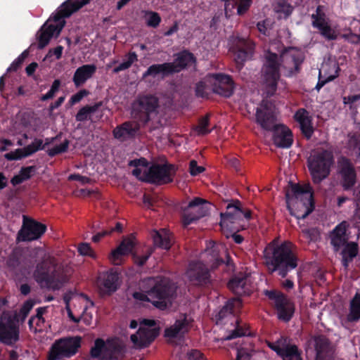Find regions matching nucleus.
Returning <instances> with one entry per match:
<instances>
[{"label": "nucleus", "mask_w": 360, "mask_h": 360, "mask_svg": "<svg viewBox=\"0 0 360 360\" xmlns=\"http://www.w3.org/2000/svg\"><path fill=\"white\" fill-rule=\"evenodd\" d=\"M29 56V51L25 50L16 59H15L11 65L7 68V72H16L21 68L25 60Z\"/></svg>", "instance_id": "09e8293b"}, {"label": "nucleus", "mask_w": 360, "mask_h": 360, "mask_svg": "<svg viewBox=\"0 0 360 360\" xmlns=\"http://www.w3.org/2000/svg\"><path fill=\"white\" fill-rule=\"evenodd\" d=\"M218 252V249L216 247L207 250L205 252V255L207 257L205 264L201 262H196L189 264L186 276L190 282L194 285H202L208 282L210 274L207 267L210 266L212 269H214L223 263V260L220 258Z\"/></svg>", "instance_id": "20e7f679"}, {"label": "nucleus", "mask_w": 360, "mask_h": 360, "mask_svg": "<svg viewBox=\"0 0 360 360\" xmlns=\"http://www.w3.org/2000/svg\"><path fill=\"white\" fill-rule=\"evenodd\" d=\"M189 169L191 174L193 176L198 175L205 170L203 167L198 166L197 162L193 160L190 162Z\"/></svg>", "instance_id": "338daca9"}, {"label": "nucleus", "mask_w": 360, "mask_h": 360, "mask_svg": "<svg viewBox=\"0 0 360 360\" xmlns=\"http://www.w3.org/2000/svg\"><path fill=\"white\" fill-rule=\"evenodd\" d=\"M189 360H207L202 353L200 351L193 349L188 353Z\"/></svg>", "instance_id": "774afa93"}, {"label": "nucleus", "mask_w": 360, "mask_h": 360, "mask_svg": "<svg viewBox=\"0 0 360 360\" xmlns=\"http://www.w3.org/2000/svg\"><path fill=\"white\" fill-rule=\"evenodd\" d=\"M256 353L257 350L252 342H245L244 346L238 349L236 358L238 360H250Z\"/></svg>", "instance_id": "a19ab883"}, {"label": "nucleus", "mask_w": 360, "mask_h": 360, "mask_svg": "<svg viewBox=\"0 0 360 360\" xmlns=\"http://www.w3.org/2000/svg\"><path fill=\"white\" fill-rule=\"evenodd\" d=\"M90 356L97 360H119L123 356V347L117 340L105 342L97 338L91 348Z\"/></svg>", "instance_id": "1a4fd4ad"}, {"label": "nucleus", "mask_w": 360, "mask_h": 360, "mask_svg": "<svg viewBox=\"0 0 360 360\" xmlns=\"http://www.w3.org/2000/svg\"><path fill=\"white\" fill-rule=\"evenodd\" d=\"M334 165V155L331 150L317 148L307 160V167L314 184H319L327 178Z\"/></svg>", "instance_id": "423d86ee"}, {"label": "nucleus", "mask_w": 360, "mask_h": 360, "mask_svg": "<svg viewBox=\"0 0 360 360\" xmlns=\"http://www.w3.org/2000/svg\"><path fill=\"white\" fill-rule=\"evenodd\" d=\"M96 71V66L94 64L84 65L78 68L73 76V82L76 87H79L91 78Z\"/></svg>", "instance_id": "72a5a7b5"}, {"label": "nucleus", "mask_w": 360, "mask_h": 360, "mask_svg": "<svg viewBox=\"0 0 360 360\" xmlns=\"http://www.w3.org/2000/svg\"><path fill=\"white\" fill-rule=\"evenodd\" d=\"M18 75L6 71L0 77V90H22V86L18 85Z\"/></svg>", "instance_id": "4c0bfd02"}, {"label": "nucleus", "mask_w": 360, "mask_h": 360, "mask_svg": "<svg viewBox=\"0 0 360 360\" xmlns=\"http://www.w3.org/2000/svg\"><path fill=\"white\" fill-rule=\"evenodd\" d=\"M32 166L22 167L18 175L14 176L11 182L13 186L20 184L31 177V173L34 171Z\"/></svg>", "instance_id": "37998d69"}, {"label": "nucleus", "mask_w": 360, "mask_h": 360, "mask_svg": "<svg viewBox=\"0 0 360 360\" xmlns=\"http://www.w3.org/2000/svg\"><path fill=\"white\" fill-rule=\"evenodd\" d=\"M295 118L299 123L300 129L304 136L308 139H310L313 134L314 129L308 112L304 109H300L295 113Z\"/></svg>", "instance_id": "473e14b6"}, {"label": "nucleus", "mask_w": 360, "mask_h": 360, "mask_svg": "<svg viewBox=\"0 0 360 360\" xmlns=\"http://www.w3.org/2000/svg\"><path fill=\"white\" fill-rule=\"evenodd\" d=\"M264 263L269 271H278L285 278L288 271L297 266L296 248L289 241L278 245L275 240L270 243L264 251Z\"/></svg>", "instance_id": "f257e3e1"}, {"label": "nucleus", "mask_w": 360, "mask_h": 360, "mask_svg": "<svg viewBox=\"0 0 360 360\" xmlns=\"http://www.w3.org/2000/svg\"><path fill=\"white\" fill-rule=\"evenodd\" d=\"M71 15V11L68 12L64 6H61V8L53 16L52 20L56 25H60L65 22L64 18Z\"/></svg>", "instance_id": "5fc2aeb1"}, {"label": "nucleus", "mask_w": 360, "mask_h": 360, "mask_svg": "<svg viewBox=\"0 0 360 360\" xmlns=\"http://www.w3.org/2000/svg\"><path fill=\"white\" fill-rule=\"evenodd\" d=\"M119 275L116 271H110L101 274L98 278L97 285L103 293L115 292L118 287Z\"/></svg>", "instance_id": "cd10ccee"}, {"label": "nucleus", "mask_w": 360, "mask_h": 360, "mask_svg": "<svg viewBox=\"0 0 360 360\" xmlns=\"http://www.w3.org/2000/svg\"><path fill=\"white\" fill-rule=\"evenodd\" d=\"M46 225L26 216H23V224L18 233V240L30 241L39 238L46 231Z\"/></svg>", "instance_id": "a211bd4d"}, {"label": "nucleus", "mask_w": 360, "mask_h": 360, "mask_svg": "<svg viewBox=\"0 0 360 360\" xmlns=\"http://www.w3.org/2000/svg\"><path fill=\"white\" fill-rule=\"evenodd\" d=\"M209 124L210 115L207 114L199 120L198 125L195 127V131L198 135L207 134L210 132L208 129Z\"/></svg>", "instance_id": "de8ad7c7"}, {"label": "nucleus", "mask_w": 360, "mask_h": 360, "mask_svg": "<svg viewBox=\"0 0 360 360\" xmlns=\"http://www.w3.org/2000/svg\"><path fill=\"white\" fill-rule=\"evenodd\" d=\"M160 328L154 320L143 319L136 334L131 335L134 347L143 348L148 347L158 336Z\"/></svg>", "instance_id": "2eb2a0df"}, {"label": "nucleus", "mask_w": 360, "mask_h": 360, "mask_svg": "<svg viewBox=\"0 0 360 360\" xmlns=\"http://www.w3.org/2000/svg\"><path fill=\"white\" fill-rule=\"evenodd\" d=\"M264 295L271 300L276 311L278 318L289 321L295 312V304L286 295L278 290H266Z\"/></svg>", "instance_id": "4468645a"}, {"label": "nucleus", "mask_w": 360, "mask_h": 360, "mask_svg": "<svg viewBox=\"0 0 360 360\" xmlns=\"http://www.w3.org/2000/svg\"><path fill=\"white\" fill-rule=\"evenodd\" d=\"M33 305L34 303L32 302V301L28 300L23 304L19 313H17L16 311L14 313L18 315V319H19V321L23 322L25 321L28 314L30 313V310L32 309Z\"/></svg>", "instance_id": "864d4df0"}, {"label": "nucleus", "mask_w": 360, "mask_h": 360, "mask_svg": "<svg viewBox=\"0 0 360 360\" xmlns=\"http://www.w3.org/2000/svg\"><path fill=\"white\" fill-rule=\"evenodd\" d=\"M135 244V239L132 236L124 238L119 247L111 252L110 256L111 262L115 265L120 264L122 257L131 253Z\"/></svg>", "instance_id": "c85d7f7f"}, {"label": "nucleus", "mask_w": 360, "mask_h": 360, "mask_svg": "<svg viewBox=\"0 0 360 360\" xmlns=\"http://www.w3.org/2000/svg\"><path fill=\"white\" fill-rule=\"evenodd\" d=\"M150 183L165 184L173 181L175 169L172 165L154 164L149 167Z\"/></svg>", "instance_id": "412c9836"}, {"label": "nucleus", "mask_w": 360, "mask_h": 360, "mask_svg": "<svg viewBox=\"0 0 360 360\" xmlns=\"http://www.w3.org/2000/svg\"><path fill=\"white\" fill-rule=\"evenodd\" d=\"M314 346L316 350V358H333V347L329 340L324 335H318L313 338Z\"/></svg>", "instance_id": "7c9ffc66"}, {"label": "nucleus", "mask_w": 360, "mask_h": 360, "mask_svg": "<svg viewBox=\"0 0 360 360\" xmlns=\"http://www.w3.org/2000/svg\"><path fill=\"white\" fill-rule=\"evenodd\" d=\"M50 142L46 140V142L44 144L43 140L35 139L30 144L22 148L16 149L14 151H11L5 154V158L8 160H19L27 156H30L39 150H42L45 146Z\"/></svg>", "instance_id": "a878e982"}, {"label": "nucleus", "mask_w": 360, "mask_h": 360, "mask_svg": "<svg viewBox=\"0 0 360 360\" xmlns=\"http://www.w3.org/2000/svg\"><path fill=\"white\" fill-rule=\"evenodd\" d=\"M347 228V222L343 221L337 226L331 233V244L334 246L335 251H338L347 240L346 236Z\"/></svg>", "instance_id": "c9c22d12"}, {"label": "nucleus", "mask_w": 360, "mask_h": 360, "mask_svg": "<svg viewBox=\"0 0 360 360\" xmlns=\"http://www.w3.org/2000/svg\"><path fill=\"white\" fill-rule=\"evenodd\" d=\"M315 27L319 29L321 34L327 40H335L337 39V34L331 27L327 25H315Z\"/></svg>", "instance_id": "49530a36"}, {"label": "nucleus", "mask_w": 360, "mask_h": 360, "mask_svg": "<svg viewBox=\"0 0 360 360\" xmlns=\"http://www.w3.org/2000/svg\"><path fill=\"white\" fill-rule=\"evenodd\" d=\"M349 148L356 150L358 155L360 156V134H355L349 141Z\"/></svg>", "instance_id": "e2e57ef3"}, {"label": "nucleus", "mask_w": 360, "mask_h": 360, "mask_svg": "<svg viewBox=\"0 0 360 360\" xmlns=\"http://www.w3.org/2000/svg\"><path fill=\"white\" fill-rule=\"evenodd\" d=\"M82 338L79 336L61 338L52 345L49 353V360H57L60 357L75 355L81 347Z\"/></svg>", "instance_id": "dca6fc26"}, {"label": "nucleus", "mask_w": 360, "mask_h": 360, "mask_svg": "<svg viewBox=\"0 0 360 360\" xmlns=\"http://www.w3.org/2000/svg\"><path fill=\"white\" fill-rule=\"evenodd\" d=\"M280 58L283 75L288 77L297 76L302 70L304 61V53L294 47H284L281 51Z\"/></svg>", "instance_id": "9d476101"}, {"label": "nucleus", "mask_w": 360, "mask_h": 360, "mask_svg": "<svg viewBox=\"0 0 360 360\" xmlns=\"http://www.w3.org/2000/svg\"><path fill=\"white\" fill-rule=\"evenodd\" d=\"M338 167L344 188H352L356 183V174L351 161L345 157H340L338 160Z\"/></svg>", "instance_id": "4be33fe9"}, {"label": "nucleus", "mask_w": 360, "mask_h": 360, "mask_svg": "<svg viewBox=\"0 0 360 360\" xmlns=\"http://www.w3.org/2000/svg\"><path fill=\"white\" fill-rule=\"evenodd\" d=\"M240 205V202L236 200L233 204L228 205L226 212L221 214L220 226L223 231H238L239 230L238 224H240L243 217L247 219L251 218V211L249 210H243Z\"/></svg>", "instance_id": "9b49d317"}, {"label": "nucleus", "mask_w": 360, "mask_h": 360, "mask_svg": "<svg viewBox=\"0 0 360 360\" xmlns=\"http://www.w3.org/2000/svg\"><path fill=\"white\" fill-rule=\"evenodd\" d=\"M154 244L165 250H169L172 245V236L166 229L153 231L151 233Z\"/></svg>", "instance_id": "e433bc0d"}, {"label": "nucleus", "mask_w": 360, "mask_h": 360, "mask_svg": "<svg viewBox=\"0 0 360 360\" xmlns=\"http://www.w3.org/2000/svg\"><path fill=\"white\" fill-rule=\"evenodd\" d=\"M225 3V9L229 4L231 0H221ZM233 2V7L237 8V14L238 15H243L250 9L253 0H232Z\"/></svg>", "instance_id": "ea45409f"}, {"label": "nucleus", "mask_w": 360, "mask_h": 360, "mask_svg": "<svg viewBox=\"0 0 360 360\" xmlns=\"http://www.w3.org/2000/svg\"><path fill=\"white\" fill-rule=\"evenodd\" d=\"M141 124L136 120L125 122L114 129L113 136L122 141L133 139L139 134Z\"/></svg>", "instance_id": "393cba45"}, {"label": "nucleus", "mask_w": 360, "mask_h": 360, "mask_svg": "<svg viewBox=\"0 0 360 360\" xmlns=\"http://www.w3.org/2000/svg\"><path fill=\"white\" fill-rule=\"evenodd\" d=\"M229 288L238 296L248 295L252 291L250 281L246 277H236L228 283Z\"/></svg>", "instance_id": "2f4dec72"}, {"label": "nucleus", "mask_w": 360, "mask_h": 360, "mask_svg": "<svg viewBox=\"0 0 360 360\" xmlns=\"http://www.w3.org/2000/svg\"><path fill=\"white\" fill-rule=\"evenodd\" d=\"M63 6L66 8L68 12L71 11L72 15L74 12H76L82 8L84 6V3H82L79 1H77L74 3L65 1L63 4Z\"/></svg>", "instance_id": "680f3d73"}, {"label": "nucleus", "mask_w": 360, "mask_h": 360, "mask_svg": "<svg viewBox=\"0 0 360 360\" xmlns=\"http://www.w3.org/2000/svg\"><path fill=\"white\" fill-rule=\"evenodd\" d=\"M132 174L139 179L149 182V168H148L146 166L136 167L134 169H133Z\"/></svg>", "instance_id": "603ef678"}, {"label": "nucleus", "mask_w": 360, "mask_h": 360, "mask_svg": "<svg viewBox=\"0 0 360 360\" xmlns=\"http://www.w3.org/2000/svg\"><path fill=\"white\" fill-rule=\"evenodd\" d=\"M127 60L121 63L119 65H117L113 69V73L117 74L121 71L129 68L131 66V65L138 60L137 55L135 52H129L127 54Z\"/></svg>", "instance_id": "a18cd8bd"}, {"label": "nucleus", "mask_w": 360, "mask_h": 360, "mask_svg": "<svg viewBox=\"0 0 360 360\" xmlns=\"http://www.w3.org/2000/svg\"><path fill=\"white\" fill-rule=\"evenodd\" d=\"M285 198L288 210L297 219H304L314 210L313 192L309 184L292 185Z\"/></svg>", "instance_id": "7ed1b4c3"}, {"label": "nucleus", "mask_w": 360, "mask_h": 360, "mask_svg": "<svg viewBox=\"0 0 360 360\" xmlns=\"http://www.w3.org/2000/svg\"><path fill=\"white\" fill-rule=\"evenodd\" d=\"M159 102L157 97L148 94L139 96L131 105V116L142 124H146L151 115L157 112Z\"/></svg>", "instance_id": "0eeeda50"}, {"label": "nucleus", "mask_w": 360, "mask_h": 360, "mask_svg": "<svg viewBox=\"0 0 360 360\" xmlns=\"http://www.w3.org/2000/svg\"><path fill=\"white\" fill-rule=\"evenodd\" d=\"M98 108V105L92 106L86 105L83 107L77 113L76 120L79 122L86 120L91 113L95 112L97 110Z\"/></svg>", "instance_id": "8fccbe9b"}, {"label": "nucleus", "mask_w": 360, "mask_h": 360, "mask_svg": "<svg viewBox=\"0 0 360 360\" xmlns=\"http://www.w3.org/2000/svg\"><path fill=\"white\" fill-rule=\"evenodd\" d=\"M65 24V22L60 25L45 23L37 33L38 48L42 49L46 46L55 34L58 35L60 33Z\"/></svg>", "instance_id": "bb28decb"}, {"label": "nucleus", "mask_w": 360, "mask_h": 360, "mask_svg": "<svg viewBox=\"0 0 360 360\" xmlns=\"http://www.w3.org/2000/svg\"><path fill=\"white\" fill-rule=\"evenodd\" d=\"M209 79L214 82L215 87L212 90H233L234 82L230 75L223 73H216L209 75Z\"/></svg>", "instance_id": "f704fd0d"}, {"label": "nucleus", "mask_w": 360, "mask_h": 360, "mask_svg": "<svg viewBox=\"0 0 360 360\" xmlns=\"http://www.w3.org/2000/svg\"><path fill=\"white\" fill-rule=\"evenodd\" d=\"M70 274L68 266H65L56 257L48 256L37 264L34 276L41 285L58 289L68 281Z\"/></svg>", "instance_id": "f03ea898"}, {"label": "nucleus", "mask_w": 360, "mask_h": 360, "mask_svg": "<svg viewBox=\"0 0 360 360\" xmlns=\"http://www.w3.org/2000/svg\"><path fill=\"white\" fill-rule=\"evenodd\" d=\"M19 319L16 314L4 312L0 318V342L12 345L19 340Z\"/></svg>", "instance_id": "ddd939ff"}, {"label": "nucleus", "mask_w": 360, "mask_h": 360, "mask_svg": "<svg viewBox=\"0 0 360 360\" xmlns=\"http://www.w3.org/2000/svg\"><path fill=\"white\" fill-rule=\"evenodd\" d=\"M161 75L162 77H166L172 75L169 63H164L162 64H153L149 66L147 70L143 73V77L151 76L155 77Z\"/></svg>", "instance_id": "58836bf2"}, {"label": "nucleus", "mask_w": 360, "mask_h": 360, "mask_svg": "<svg viewBox=\"0 0 360 360\" xmlns=\"http://www.w3.org/2000/svg\"><path fill=\"white\" fill-rule=\"evenodd\" d=\"M358 253V245L356 243H348L342 250V255L349 257V260H352Z\"/></svg>", "instance_id": "13d9d810"}, {"label": "nucleus", "mask_w": 360, "mask_h": 360, "mask_svg": "<svg viewBox=\"0 0 360 360\" xmlns=\"http://www.w3.org/2000/svg\"><path fill=\"white\" fill-rule=\"evenodd\" d=\"M273 130V140L276 146L280 148H288L292 145V134L288 127L278 124Z\"/></svg>", "instance_id": "c756f323"}, {"label": "nucleus", "mask_w": 360, "mask_h": 360, "mask_svg": "<svg viewBox=\"0 0 360 360\" xmlns=\"http://www.w3.org/2000/svg\"><path fill=\"white\" fill-rule=\"evenodd\" d=\"M268 346L283 360H302V351L295 345L287 343L284 338H281L275 342H268Z\"/></svg>", "instance_id": "aec40b11"}, {"label": "nucleus", "mask_w": 360, "mask_h": 360, "mask_svg": "<svg viewBox=\"0 0 360 360\" xmlns=\"http://www.w3.org/2000/svg\"><path fill=\"white\" fill-rule=\"evenodd\" d=\"M312 25L315 27V25H327L328 22L325 20V14L321 12V6H319L316 8V13L311 15Z\"/></svg>", "instance_id": "4d7b16f0"}, {"label": "nucleus", "mask_w": 360, "mask_h": 360, "mask_svg": "<svg viewBox=\"0 0 360 360\" xmlns=\"http://www.w3.org/2000/svg\"><path fill=\"white\" fill-rule=\"evenodd\" d=\"M193 319L184 314L173 325L165 330V336L169 338H181L191 329Z\"/></svg>", "instance_id": "b1692460"}, {"label": "nucleus", "mask_w": 360, "mask_h": 360, "mask_svg": "<svg viewBox=\"0 0 360 360\" xmlns=\"http://www.w3.org/2000/svg\"><path fill=\"white\" fill-rule=\"evenodd\" d=\"M349 321H356L360 319V293H356L350 304V311L348 314Z\"/></svg>", "instance_id": "79ce46f5"}, {"label": "nucleus", "mask_w": 360, "mask_h": 360, "mask_svg": "<svg viewBox=\"0 0 360 360\" xmlns=\"http://www.w3.org/2000/svg\"><path fill=\"white\" fill-rule=\"evenodd\" d=\"M255 44L250 39L237 38L231 47L234 60L240 70L245 61L252 59L255 52Z\"/></svg>", "instance_id": "f3484780"}, {"label": "nucleus", "mask_w": 360, "mask_h": 360, "mask_svg": "<svg viewBox=\"0 0 360 360\" xmlns=\"http://www.w3.org/2000/svg\"><path fill=\"white\" fill-rule=\"evenodd\" d=\"M242 307V301L239 297L230 300L226 306L221 310L219 315L224 314L226 312L235 314L239 311Z\"/></svg>", "instance_id": "c03bdc74"}, {"label": "nucleus", "mask_w": 360, "mask_h": 360, "mask_svg": "<svg viewBox=\"0 0 360 360\" xmlns=\"http://www.w3.org/2000/svg\"><path fill=\"white\" fill-rule=\"evenodd\" d=\"M282 68L281 58L270 49L265 51L262 72L266 86L276 89L280 78V68Z\"/></svg>", "instance_id": "f8f14e48"}, {"label": "nucleus", "mask_w": 360, "mask_h": 360, "mask_svg": "<svg viewBox=\"0 0 360 360\" xmlns=\"http://www.w3.org/2000/svg\"><path fill=\"white\" fill-rule=\"evenodd\" d=\"M46 311V307H41L37 309V313L35 316L32 317L28 322L30 329L33 328V323L37 320L41 321V323H44V319L42 317L43 314Z\"/></svg>", "instance_id": "052dcab7"}, {"label": "nucleus", "mask_w": 360, "mask_h": 360, "mask_svg": "<svg viewBox=\"0 0 360 360\" xmlns=\"http://www.w3.org/2000/svg\"><path fill=\"white\" fill-rule=\"evenodd\" d=\"M277 11L283 13L285 16H289L292 11V8L290 5L283 1L278 4Z\"/></svg>", "instance_id": "69168bd1"}, {"label": "nucleus", "mask_w": 360, "mask_h": 360, "mask_svg": "<svg viewBox=\"0 0 360 360\" xmlns=\"http://www.w3.org/2000/svg\"><path fill=\"white\" fill-rule=\"evenodd\" d=\"M146 15L148 16L146 25L148 27L156 28L161 22V17L160 14L155 11H147Z\"/></svg>", "instance_id": "3c124183"}, {"label": "nucleus", "mask_w": 360, "mask_h": 360, "mask_svg": "<svg viewBox=\"0 0 360 360\" xmlns=\"http://www.w3.org/2000/svg\"><path fill=\"white\" fill-rule=\"evenodd\" d=\"M302 235L309 241L316 240L319 236V231L316 229L303 230Z\"/></svg>", "instance_id": "0e129e2a"}, {"label": "nucleus", "mask_w": 360, "mask_h": 360, "mask_svg": "<svg viewBox=\"0 0 360 360\" xmlns=\"http://www.w3.org/2000/svg\"><path fill=\"white\" fill-rule=\"evenodd\" d=\"M208 202L200 198H195L191 200L183 210V223L187 226L194 221L206 215Z\"/></svg>", "instance_id": "6ab92c4d"}, {"label": "nucleus", "mask_w": 360, "mask_h": 360, "mask_svg": "<svg viewBox=\"0 0 360 360\" xmlns=\"http://www.w3.org/2000/svg\"><path fill=\"white\" fill-rule=\"evenodd\" d=\"M175 290L176 286L169 278H160L146 294L134 292L133 296L136 300L150 302L156 307L164 309L167 307V302Z\"/></svg>", "instance_id": "39448f33"}, {"label": "nucleus", "mask_w": 360, "mask_h": 360, "mask_svg": "<svg viewBox=\"0 0 360 360\" xmlns=\"http://www.w3.org/2000/svg\"><path fill=\"white\" fill-rule=\"evenodd\" d=\"M78 252L82 255H87L92 258L96 257L94 251L88 243H81L78 245Z\"/></svg>", "instance_id": "bf43d9fd"}, {"label": "nucleus", "mask_w": 360, "mask_h": 360, "mask_svg": "<svg viewBox=\"0 0 360 360\" xmlns=\"http://www.w3.org/2000/svg\"><path fill=\"white\" fill-rule=\"evenodd\" d=\"M196 58L193 53L184 49L174 54V62L169 63L172 75L179 73L188 69L192 65H195Z\"/></svg>", "instance_id": "5701e85b"}, {"label": "nucleus", "mask_w": 360, "mask_h": 360, "mask_svg": "<svg viewBox=\"0 0 360 360\" xmlns=\"http://www.w3.org/2000/svg\"><path fill=\"white\" fill-rule=\"evenodd\" d=\"M274 96V91H267L255 113L256 123L266 131H271L278 126L276 124Z\"/></svg>", "instance_id": "6e6552de"}, {"label": "nucleus", "mask_w": 360, "mask_h": 360, "mask_svg": "<svg viewBox=\"0 0 360 360\" xmlns=\"http://www.w3.org/2000/svg\"><path fill=\"white\" fill-rule=\"evenodd\" d=\"M69 146V141L68 140L64 141L62 143L58 146H54L47 150V153L49 156L53 157L58 154L67 151Z\"/></svg>", "instance_id": "6e6d98bb"}]
</instances>
